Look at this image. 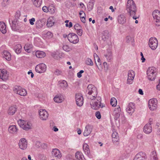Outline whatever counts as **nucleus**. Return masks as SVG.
Wrapping results in <instances>:
<instances>
[{
	"label": "nucleus",
	"instance_id": "f257e3e1",
	"mask_svg": "<svg viewBox=\"0 0 160 160\" xmlns=\"http://www.w3.org/2000/svg\"><path fill=\"white\" fill-rule=\"evenodd\" d=\"M127 9L133 19L136 20L138 18L135 16L137 11L135 4L133 0H128L127 2Z\"/></svg>",
	"mask_w": 160,
	"mask_h": 160
},
{
	"label": "nucleus",
	"instance_id": "f03ea898",
	"mask_svg": "<svg viewBox=\"0 0 160 160\" xmlns=\"http://www.w3.org/2000/svg\"><path fill=\"white\" fill-rule=\"evenodd\" d=\"M86 96L88 99H92L97 97L98 92L97 88L92 84H89L86 90Z\"/></svg>",
	"mask_w": 160,
	"mask_h": 160
},
{
	"label": "nucleus",
	"instance_id": "7ed1b4c3",
	"mask_svg": "<svg viewBox=\"0 0 160 160\" xmlns=\"http://www.w3.org/2000/svg\"><path fill=\"white\" fill-rule=\"evenodd\" d=\"M91 100L90 102L91 108L94 110H98L99 108H102L104 106L101 105V98L100 97H96L95 98L89 99Z\"/></svg>",
	"mask_w": 160,
	"mask_h": 160
},
{
	"label": "nucleus",
	"instance_id": "20e7f679",
	"mask_svg": "<svg viewBox=\"0 0 160 160\" xmlns=\"http://www.w3.org/2000/svg\"><path fill=\"white\" fill-rule=\"evenodd\" d=\"M157 74V70L155 67H149L147 70V77L150 80L152 81L154 80Z\"/></svg>",
	"mask_w": 160,
	"mask_h": 160
},
{
	"label": "nucleus",
	"instance_id": "39448f33",
	"mask_svg": "<svg viewBox=\"0 0 160 160\" xmlns=\"http://www.w3.org/2000/svg\"><path fill=\"white\" fill-rule=\"evenodd\" d=\"M18 123L19 126L24 130H28L31 128V124L30 122L19 119Z\"/></svg>",
	"mask_w": 160,
	"mask_h": 160
},
{
	"label": "nucleus",
	"instance_id": "423d86ee",
	"mask_svg": "<svg viewBox=\"0 0 160 160\" xmlns=\"http://www.w3.org/2000/svg\"><path fill=\"white\" fill-rule=\"evenodd\" d=\"M13 90L15 93L21 96H25L27 94L26 90L19 86H15L13 88Z\"/></svg>",
	"mask_w": 160,
	"mask_h": 160
},
{
	"label": "nucleus",
	"instance_id": "0eeeda50",
	"mask_svg": "<svg viewBox=\"0 0 160 160\" xmlns=\"http://www.w3.org/2000/svg\"><path fill=\"white\" fill-rule=\"evenodd\" d=\"M152 16L155 25L157 26H159L160 25V12L157 10H155L152 13Z\"/></svg>",
	"mask_w": 160,
	"mask_h": 160
},
{
	"label": "nucleus",
	"instance_id": "6e6552de",
	"mask_svg": "<svg viewBox=\"0 0 160 160\" xmlns=\"http://www.w3.org/2000/svg\"><path fill=\"white\" fill-rule=\"evenodd\" d=\"M68 38L70 42L74 44L77 43L79 41L78 36L74 33L68 34Z\"/></svg>",
	"mask_w": 160,
	"mask_h": 160
},
{
	"label": "nucleus",
	"instance_id": "1a4fd4ad",
	"mask_svg": "<svg viewBox=\"0 0 160 160\" xmlns=\"http://www.w3.org/2000/svg\"><path fill=\"white\" fill-rule=\"evenodd\" d=\"M22 24V23L18 20L14 19L12 21L11 27L12 30L16 31L20 28Z\"/></svg>",
	"mask_w": 160,
	"mask_h": 160
},
{
	"label": "nucleus",
	"instance_id": "9d476101",
	"mask_svg": "<svg viewBox=\"0 0 160 160\" xmlns=\"http://www.w3.org/2000/svg\"><path fill=\"white\" fill-rule=\"evenodd\" d=\"M158 107V100L156 98L150 99L148 101V107L151 110H155Z\"/></svg>",
	"mask_w": 160,
	"mask_h": 160
},
{
	"label": "nucleus",
	"instance_id": "9b49d317",
	"mask_svg": "<svg viewBox=\"0 0 160 160\" xmlns=\"http://www.w3.org/2000/svg\"><path fill=\"white\" fill-rule=\"evenodd\" d=\"M149 45L152 49L155 50L158 46V41L157 39L154 38H150L149 40Z\"/></svg>",
	"mask_w": 160,
	"mask_h": 160
},
{
	"label": "nucleus",
	"instance_id": "f8f14e48",
	"mask_svg": "<svg viewBox=\"0 0 160 160\" xmlns=\"http://www.w3.org/2000/svg\"><path fill=\"white\" fill-rule=\"evenodd\" d=\"M135 76V72L132 70H130L128 72V77L127 83L129 84H132L133 81Z\"/></svg>",
	"mask_w": 160,
	"mask_h": 160
},
{
	"label": "nucleus",
	"instance_id": "ddd939ff",
	"mask_svg": "<svg viewBox=\"0 0 160 160\" xmlns=\"http://www.w3.org/2000/svg\"><path fill=\"white\" fill-rule=\"evenodd\" d=\"M36 71L39 73L44 72L46 70V66L43 63H40L37 65L35 68Z\"/></svg>",
	"mask_w": 160,
	"mask_h": 160
},
{
	"label": "nucleus",
	"instance_id": "4468645a",
	"mask_svg": "<svg viewBox=\"0 0 160 160\" xmlns=\"http://www.w3.org/2000/svg\"><path fill=\"white\" fill-rule=\"evenodd\" d=\"M40 118L42 120H46L48 118V114L45 109H41L39 111Z\"/></svg>",
	"mask_w": 160,
	"mask_h": 160
},
{
	"label": "nucleus",
	"instance_id": "2eb2a0df",
	"mask_svg": "<svg viewBox=\"0 0 160 160\" xmlns=\"http://www.w3.org/2000/svg\"><path fill=\"white\" fill-rule=\"evenodd\" d=\"M9 72L6 69H0V78L4 81L7 80L9 77Z\"/></svg>",
	"mask_w": 160,
	"mask_h": 160
},
{
	"label": "nucleus",
	"instance_id": "dca6fc26",
	"mask_svg": "<svg viewBox=\"0 0 160 160\" xmlns=\"http://www.w3.org/2000/svg\"><path fill=\"white\" fill-rule=\"evenodd\" d=\"M75 99L77 105L79 106H81L83 103V98L82 94H76L75 95Z\"/></svg>",
	"mask_w": 160,
	"mask_h": 160
},
{
	"label": "nucleus",
	"instance_id": "f3484780",
	"mask_svg": "<svg viewBox=\"0 0 160 160\" xmlns=\"http://www.w3.org/2000/svg\"><path fill=\"white\" fill-rule=\"evenodd\" d=\"M147 156L146 153L142 152L138 153L134 157L133 160H146Z\"/></svg>",
	"mask_w": 160,
	"mask_h": 160
},
{
	"label": "nucleus",
	"instance_id": "a211bd4d",
	"mask_svg": "<svg viewBox=\"0 0 160 160\" xmlns=\"http://www.w3.org/2000/svg\"><path fill=\"white\" fill-rule=\"evenodd\" d=\"M19 148L22 150L26 149L28 146V143L25 138H22L18 143Z\"/></svg>",
	"mask_w": 160,
	"mask_h": 160
},
{
	"label": "nucleus",
	"instance_id": "6ab92c4d",
	"mask_svg": "<svg viewBox=\"0 0 160 160\" xmlns=\"http://www.w3.org/2000/svg\"><path fill=\"white\" fill-rule=\"evenodd\" d=\"M92 126L89 124L87 125L83 132V135L85 137L88 136L92 132Z\"/></svg>",
	"mask_w": 160,
	"mask_h": 160
},
{
	"label": "nucleus",
	"instance_id": "aec40b11",
	"mask_svg": "<svg viewBox=\"0 0 160 160\" xmlns=\"http://www.w3.org/2000/svg\"><path fill=\"white\" fill-rule=\"evenodd\" d=\"M135 108L134 105L133 103H130L128 106L126 108V111L128 113L132 115L134 112Z\"/></svg>",
	"mask_w": 160,
	"mask_h": 160
},
{
	"label": "nucleus",
	"instance_id": "412c9836",
	"mask_svg": "<svg viewBox=\"0 0 160 160\" xmlns=\"http://www.w3.org/2000/svg\"><path fill=\"white\" fill-rule=\"evenodd\" d=\"M53 156L57 158H60L62 157V154L60 151L56 148L53 149L52 152Z\"/></svg>",
	"mask_w": 160,
	"mask_h": 160
},
{
	"label": "nucleus",
	"instance_id": "4be33fe9",
	"mask_svg": "<svg viewBox=\"0 0 160 160\" xmlns=\"http://www.w3.org/2000/svg\"><path fill=\"white\" fill-rule=\"evenodd\" d=\"M107 60L108 61H110L113 58L112 53L111 50L110 49L107 50V52L104 55Z\"/></svg>",
	"mask_w": 160,
	"mask_h": 160
},
{
	"label": "nucleus",
	"instance_id": "5701e85b",
	"mask_svg": "<svg viewBox=\"0 0 160 160\" xmlns=\"http://www.w3.org/2000/svg\"><path fill=\"white\" fill-rule=\"evenodd\" d=\"M126 17L124 14L120 15L118 18V22L120 24H124L126 22Z\"/></svg>",
	"mask_w": 160,
	"mask_h": 160
},
{
	"label": "nucleus",
	"instance_id": "b1692460",
	"mask_svg": "<svg viewBox=\"0 0 160 160\" xmlns=\"http://www.w3.org/2000/svg\"><path fill=\"white\" fill-rule=\"evenodd\" d=\"M152 128L150 124L147 123L144 127V132L146 134H149L152 131Z\"/></svg>",
	"mask_w": 160,
	"mask_h": 160
},
{
	"label": "nucleus",
	"instance_id": "393cba45",
	"mask_svg": "<svg viewBox=\"0 0 160 160\" xmlns=\"http://www.w3.org/2000/svg\"><path fill=\"white\" fill-rule=\"evenodd\" d=\"M74 28L77 31V33L80 36H81L82 33V27L78 23L76 24L74 26Z\"/></svg>",
	"mask_w": 160,
	"mask_h": 160
},
{
	"label": "nucleus",
	"instance_id": "a878e982",
	"mask_svg": "<svg viewBox=\"0 0 160 160\" xmlns=\"http://www.w3.org/2000/svg\"><path fill=\"white\" fill-rule=\"evenodd\" d=\"M54 101L57 103L62 102L64 100V98L63 95H56L53 98Z\"/></svg>",
	"mask_w": 160,
	"mask_h": 160
},
{
	"label": "nucleus",
	"instance_id": "bb28decb",
	"mask_svg": "<svg viewBox=\"0 0 160 160\" xmlns=\"http://www.w3.org/2000/svg\"><path fill=\"white\" fill-rule=\"evenodd\" d=\"M33 55H35L36 57L39 58H44L46 56L45 53L42 51H38L35 52H33Z\"/></svg>",
	"mask_w": 160,
	"mask_h": 160
},
{
	"label": "nucleus",
	"instance_id": "cd10ccee",
	"mask_svg": "<svg viewBox=\"0 0 160 160\" xmlns=\"http://www.w3.org/2000/svg\"><path fill=\"white\" fill-rule=\"evenodd\" d=\"M121 111V108L119 107L115 109L113 113L115 120H117L120 117Z\"/></svg>",
	"mask_w": 160,
	"mask_h": 160
},
{
	"label": "nucleus",
	"instance_id": "c85d7f7f",
	"mask_svg": "<svg viewBox=\"0 0 160 160\" xmlns=\"http://www.w3.org/2000/svg\"><path fill=\"white\" fill-rule=\"evenodd\" d=\"M53 33L50 31H48L47 32H45L42 35L43 37L46 40L52 38L53 37Z\"/></svg>",
	"mask_w": 160,
	"mask_h": 160
},
{
	"label": "nucleus",
	"instance_id": "c756f323",
	"mask_svg": "<svg viewBox=\"0 0 160 160\" xmlns=\"http://www.w3.org/2000/svg\"><path fill=\"white\" fill-rule=\"evenodd\" d=\"M9 132L12 134H15L17 132L18 129L16 125H10L8 128Z\"/></svg>",
	"mask_w": 160,
	"mask_h": 160
},
{
	"label": "nucleus",
	"instance_id": "7c9ffc66",
	"mask_svg": "<svg viewBox=\"0 0 160 160\" xmlns=\"http://www.w3.org/2000/svg\"><path fill=\"white\" fill-rule=\"evenodd\" d=\"M0 31L3 34L6 33L7 32L6 25L3 22H0Z\"/></svg>",
	"mask_w": 160,
	"mask_h": 160
},
{
	"label": "nucleus",
	"instance_id": "2f4dec72",
	"mask_svg": "<svg viewBox=\"0 0 160 160\" xmlns=\"http://www.w3.org/2000/svg\"><path fill=\"white\" fill-rule=\"evenodd\" d=\"M3 57L8 61H10L11 58V55L10 53L7 51L5 50L3 52Z\"/></svg>",
	"mask_w": 160,
	"mask_h": 160
},
{
	"label": "nucleus",
	"instance_id": "473e14b6",
	"mask_svg": "<svg viewBox=\"0 0 160 160\" xmlns=\"http://www.w3.org/2000/svg\"><path fill=\"white\" fill-rule=\"evenodd\" d=\"M112 141L113 143H115L118 142L119 138L118 133L116 132H114L112 134Z\"/></svg>",
	"mask_w": 160,
	"mask_h": 160
},
{
	"label": "nucleus",
	"instance_id": "72a5a7b5",
	"mask_svg": "<svg viewBox=\"0 0 160 160\" xmlns=\"http://www.w3.org/2000/svg\"><path fill=\"white\" fill-rule=\"evenodd\" d=\"M109 38V34L108 31L105 30L103 32L102 38V40L106 41Z\"/></svg>",
	"mask_w": 160,
	"mask_h": 160
},
{
	"label": "nucleus",
	"instance_id": "f704fd0d",
	"mask_svg": "<svg viewBox=\"0 0 160 160\" xmlns=\"http://www.w3.org/2000/svg\"><path fill=\"white\" fill-rule=\"evenodd\" d=\"M54 20L53 17H49L47 20V25L48 27H52L54 24Z\"/></svg>",
	"mask_w": 160,
	"mask_h": 160
},
{
	"label": "nucleus",
	"instance_id": "c9c22d12",
	"mask_svg": "<svg viewBox=\"0 0 160 160\" xmlns=\"http://www.w3.org/2000/svg\"><path fill=\"white\" fill-rule=\"evenodd\" d=\"M17 111V108L15 106H12L10 107L8 111V113L9 115H13Z\"/></svg>",
	"mask_w": 160,
	"mask_h": 160
},
{
	"label": "nucleus",
	"instance_id": "e433bc0d",
	"mask_svg": "<svg viewBox=\"0 0 160 160\" xmlns=\"http://www.w3.org/2000/svg\"><path fill=\"white\" fill-rule=\"evenodd\" d=\"M75 157L78 160H85L83 154L79 152H77L76 153Z\"/></svg>",
	"mask_w": 160,
	"mask_h": 160
},
{
	"label": "nucleus",
	"instance_id": "4c0bfd02",
	"mask_svg": "<svg viewBox=\"0 0 160 160\" xmlns=\"http://www.w3.org/2000/svg\"><path fill=\"white\" fill-rule=\"evenodd\" d=\"M59 85V86L63 90L66 89L68 86L67 82L65 80H63L60 82Z\"/></svg>",
	"mask_w": 160,
	"mask_h": 160
},
{
	"label": "nucleus",
	"instance_id": "58836bf2",
	"mask_svg": "<svg viewBox=\"0 0 160 160\" xmlns=\"http://www.w3.org/2000/svg\"><path fill=\"white\" fill-rule=\"evenodd\" d=\"M33 5L37 8L40 7L42 4V0H32Z\"/></svg>",
	"mask_w": 160,
	"mask_h": 160
},
{
	"label": "nucleus",
	"instance_id": "ea45409f",
	"mask_svg": "<svg viewBox=\"0 0 160 160\" xmlns=\"http://www.w3.org/2000/svg\"><path fill=\"white\" fill-rule=\"evenodd\" d=\"M32 47L33 45L32 44L28 43L25 44L24 47V49L25 51L28 52H30Z\"/></svg>",
	"mask_w": 160,
	"mask_h": 160
},
{
	"label": "nucleus",
	"instance_id": "a19ab883",
	"mask_svg": "<svg viewBox=\"0 0 160 160\" xmlns=\"http://www.w3.org/2000/svg\"><path fill=\"white\" fill-rule=\"evenodd\" d=\"M22 48V47L20 44L16 45L14 47V49L15 51V52L17 54L20 53L21 51Z\"/></svg>",
	"mask_w": 160,
	"mask_h": 160
},
{
	"label": "nucleus",
	"instance_id": "79ce46f5",
	"mask_svg": "<svg viewBox=\"0 0 160 160\" xmlns=\"http://www.w3.org/2000/svg\"><path fill=\"white\" fill-rule=\"evenodd\" d=\"M83 149L86 154L88 155L90 154V151L89 148V146L87 143L83 144Z\"/></svg>",
	"mask_w": 160,
	"mask_h": 160
},
{
	"label": "nucleus",
	"instance_id": "37998d69",
	"mask_svg": "<svg viewBox=\"0 0 160 160\" xmlns=\"http://www.w3.org/2000/svg\"><path fill=\"white\" fill-rule=\"evenodd\" d=\"M150 160H158L156 152L154 151L151 152L150 154Z\"/></svg>",
	"mask_w": 160,
	"mask_h": 160
},
{
	"label": "nucleus",
	"instance_id": "c03bdc74",
	"mask_svg": "<svg viewBox=\"0 0 160 160\" xmlns=\"http://www.w3.org/2000/svg\"><path fill=\"white\" fill-rule=\"evenodd\" d=\"M35 26L37 28H42L43 25L42 20H37L35 23Z\"/></svg>",
	"mask_w": 160,
	"mask_h": 160
},
{
	"label": "nucleus",
	"instance_id": "a18cd8bd",
	"mask_svg": "<svg viewBox=\"0 0 160 160\" xmlns=\"http://www.w3.org/2000/svg\"><path fill=\"white\" fill-rule=\"evenodd\" d=\"M110 104L113 107H115L117 104V100L114 98H112L110 100Z\"/></svg>",
	"mask_w": 160,
	"mask_h": 160
},
{
	"label": "nucleus",
	"instance_id": "49530a36",
	"mask_svg": "<svg viewBox=\"0 0 160 160\" xmlns=\"http://www.w3.org/2000/svg\"><path fill=\"white\" fill-rule=\"evenodd\" d=\"M48 12L51 14H53L55 12V7L52 5L48 7Z\"/></svg>",
	"mask_w": 160,
	"mask_h": 160
},
{
	"label": "nucleus",
	"instance_id": "de8ad7c7",
	"mask_svg": "<svg viewBox=\"0 0 160 160\" xmlns=\"http://www.w3.org/2000/svg\"><path fill=\"white\" fill-rule=\"evenodd\" d=\"M58 52L57 51L52 52V53L51 55L55 59H58L60 58V56L58 55Z\"/></svg>",
	"mask_w": 160,
	"mask_h": 160
},
{
	"label": "nucleus",
	"instance_id": "09e8293b",
	"mask_svg": "<svg viewBox=\"0 0 160 160\" xmlns=\"http://www.w3.org/2000/svg\"><path fill=\"white\" fill-rule=\"evenodd\" d=\"M85 63L86 64L90 66H92L93 64L92 60L89 58H88L85 61Z\"/></svg>",
	"mask_w": 160,
	"mask_h": 160
},
{
	"label": "nucleus",
	"instance_id": "8fccbe9b",
	"mask_svg": "<svg viewBox=\"0 0 160 160\" xmlns=\"http://www.w3.org/2000/svg\"><path fill=\"white\" fill-rule=\"evenodd\" d=\"M63 50L66 52H69L70 50V48L68 45H64L63 46Z\"/></svg>",
	"mask_w": 160,
	"mask_h": 160
},
{
	"label": "nucleus",
	"instance_id": "3c124183",
	"mask_svg": "<svg viewBox=\"0 0 160 160\" xmlns=\"http://www.w3.org/2000/svg\"><path fill=\"white\" fill-rule=\"evenodd\" d=\"M20 16L21 13L19 11H18L17 12L15 16L16 18L15 19L17 20L19 18Z\"/></svg>",
	"mask_w": 160,
	"mask_h": 160
},
{
	"label": "nucleus",
	"instance_id": "603ef678",
	"mask_svg": "<svg viewBox=\"0 0 160 160\" xmlns=\"http://www.w3.org/2000/svg\"><path fill=\"white\" fill-rule=\"evenodd\" d=\"M41 143L39 141H37L35 144V147L37 148H39L40 147H41Z\"/></svg>",
	"mask_w": 160,
	"mask_h": 160
},
{
	"label": "nucleus",
	"instance_id": "864d4df0",
	"mask_svg": "<svg viewBox=\"0 0 160 160\" xmlns=\"http://www.w3.org/2000/svg\"><path fill=\"white\" fill-rule=\"evenodd\" d=\"M95 116L98 119H100L101 118V113L99 111H97L96 112Z\"/></svg>",
	"mask_w": 160,
	"mask_h": 160
},
{
	"label": "nucleus",
	"instance_id": "5fc2aeb1",
	"mask_svg": "<svg viewBox=\"0 0 160 160\" xmlns=\"http://www.w3.org/2000/svg\"><path fill=\"white\" fill-rule=\"evenodd\" d=\"M35 21V19L34 18H32L31 19H29V22L30 24L31 25H33L34 24V22Z\"/></svg>",
	"mask_w": 160,
	"mask_h": 160
},
{
	"label": "nucleus",
	"instance_id": "6e6d98bb",
	"mask_svg": "<svg viewBox=\"0 0 160 160\" xmlns=\"http://www.w3.org/2000/svg\"><path fill=\"white\" fill-rule=\"evenodd\" d=\"M42 10L44 12H48V7L46 6H43L42 8Z\"/></svg>",
	"mask_w": 160,
	"mask_h": 160
},
{
	"label": "nucleus",
	"instance_id": "4d7b16f0",
	"mask_svg": "<svg viewBox=\"0 0 160 160\" xmlns=\"http://www.w3.org/2000/svg\"><path fill=\"white\" fill-rule=\"evenodd\" d=\"M39 158L42 160H45L46 158L45 155L44 154H41L39 156Z\"/></svg>",
	"mask_w": 160,
	"mask_h": 160
},
{
	"label": "nucleus",
	"instance_id": "13d9d810",
	"mask_svg": "<svg viewBox=\"0 0 160 160\" xmlns=\"http://www.w3.org/2000/svg\"><path fill=\"white\" fill-rule=\"evenodd\" d=\"M96 59L97 60V62H96V64L98 68H99L98 66L101 65L100 59L99 58H97Z\"/></svg>",
	"mask_w": 160,
	"mask_h": 160
},
{
	"label": "nucleus",
	"instance_id": "bf43d9fd",
	"mask_svg": "<svg viewBox=\"0 0 160 160\" xmlns=\"http://www.w3.org/2000/svg\"><path fill=\"white\" fill-rule=\"evenodd\" d=\"M125 120V117L121 115L119 120V121H121L122 122H124Z\"/></svg>",
	"mask_w": 160,
	"mask_h": 160
},
{
	"label": "nucleus",
	"instance_id": "052dcab7",
	"mask_svg": "<svg viewBox=\"0 0 160 160\" xmlns=\"http://www.w3.org/2000/svg\"><path fill=\"white\" fill-rule=\"evenodd\" d=\"M41 147L43 148H46L47 147V145L44 143H41Z\"/></svg>",
	"mask_w": 160,
	"mask_h": 160
},
{
	"label": "nucleus",
	"instance_id": "680f3d73",
	"mask_svg": "<svg viewBox=\"0 0 160 160\" xmlns=\"http://www.w3.org/2000/svg\"><path fill=\"white\" fill-rule=\"evenodd\" d=\"M143 136L142 134L141 133H139L138 134L137 136V138L138 139H141L142 138Z\"/></svg>",
	"mask_w": 160,
	"mask_h": 160
},
{
	"label": "nucleus",
	"instance_id": "e2e57ef3",
	"mask_svg": "<svg viewBox=\"0 0 160 160\" xmlns=\"http://www.w3.org/2000/svg\"><path fill=\"white\" fill-rule=\"evenodd\" d=\"M81 19L82 22L85 23V19L84 16H82V17L81 18Z\"/></svg>",
	"mask_w": 160,
	"mask_h": 160
},
{
	"label": "nucleus",
	"instance_id": "0e129e2a",
	"mask_svg": "<svg viewBox=\"0 0 160 160\" xmlns=\"http://www.w3.org/2000/svg\"><path fill=\"white\" fill-rule=\"evenodd\" d=\"M88 9H89V10H90L92 8L93 6L92 4H89L88 5Z\"/></svg>",
	"mask_w": 160,
	"mask_h": 160
},
{
	"label": "nucleus",
	"instance_id": "69168bd1",
	"mask_svg": "<svg viewBox=\"0 0 160 160\" xmlns=\"http://www.w3.org/2000/svg\"><path fill=\"white\" fill-rule=\"evenodd\" d=\"M103 64L104 68L107 69L108 68V65L107 63L106 62H104L103 63Z\"/></svg>",
	"mask_w": 160,
	"mask_h": 160
},
{
	"label": "nucleus",
	"instance_id": "338daca9",
	"mask_svg": "<svg viewBox=\"0 0 160 160\" xmlns=\"http://www.w3.org/2000/svg\"><path fill=\"white\" fill-rule=\"evenodd\" d=\"M158 84L157 85V89L158 90H160V85H159L160 84V79L158 80Z\"/></svg>",
	"mask_w": 160,
	"mask_h": 160
},
{
	"label": "nucleus",
	"instance_id": "774afa93",
	"mask_svg": "<svg viewBox=\"0 0 160 160\" xmlns=\"http://www.w3.org/2000/svg\"><path fill=\"white\" fill-rule=\"evenodd\" d=\"M79 14L80 18H81V17H82V15L83 14L84 15V16L85 15V13L83 11H80L79 13Z\"/></svg>",
	"mask_w": 160,
	"mask_h": 160
}]
</instances>
